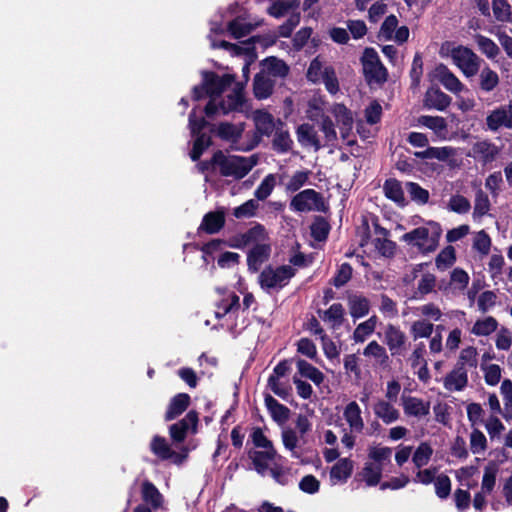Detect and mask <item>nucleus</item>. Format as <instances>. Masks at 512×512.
Listing matches in <instances>:
<instances>
[{"instance_id": "obj_48", "label": "nucleus", "mask_w": 512, "mask_h": 512, "mask_svg": "<svg viewBox=\"0 0 512 512\" xmlns=\"http://www.w3.org/2000/svg\"><path fill=\"white\" fill-rule=\"evenodd\" d=\"M310 175L311 172L309 170H299L294 172L285 183L286 191H298L308 182Z\"/></svg>"}, {"instance_id": "obj_42", "label": "nucleus", "mask_w": 512, "mask_h": 512, "mask_svg": "<svg viewBox=\"0 0 512 512\" xmlns=\"http://www.w3.org/2000/svg\"><path fill=\"white\" fill-rule=\"evenodd\" d=\"M275 455V449H263L262 451L253 452L251 457L257 472L260 474H264L268 467V462L273 460Z\"/></svg>"}, {"instance_id": "obj_50", "label": "nucleus", "mask_w": 512, "mask_h": 512, "mask_svg": "<svg viewBox=\"0 0 512 512\" xmlns=\"http://www.w3.org/2000/svg\"><path fill=\"white\" fill-rule=\"evenodd\" d=\"M265 404L274 420L278 422H284L287 420L289 412L288 408L280 404L272 396L268 395L265 397Z\"/></svg>"}, {"instance_id": "obj_49", "label": "nucleus", "mask_w": 512, "mask_h": 512, "mask_svg": "<svg viewBox=\"0 0 512 512\" xmlns=\"http://www.w3.org/2000/svg\"><path fill=\"white\" fill-rule=\"evenodd\" d=\"M297 368L302 376L310 379L316 385L321 384L324 380L323 373L319 369H317L316 367L312 366L310 363L304 360H299L297 362Z\"/></svg>"}, {"instance_id": "obj_34", "label": "nucleus", "mask_w": 512, "mask_h": 512, "mask_svg": "<svg viewBox=\"0 0 512 512\" xmlns=\"http://www.w3.org/2000/svg\"><path fill=\"white\" fill-rule=\"evenodd\" d=\"M142 499L154 509L160 508L163 503V496L154 484L149 481L142 483Z\"/></svg>"}, {"instance_id": "obj_19", "label": "nucleus", "mask_w": 512, "mask_h": 512, "mask_svg": "<svg viewBox=\"0 0 512 512\" xmlns=\"http://www.w3.org/2000/svg\"><path fill=\"white\" fill-rule=\"evenodd\" d=\"M252 118L257 131L263 135H270L278 128L277 124L280 126L283 125L280 120L276 121L270 113L264 110H256L253 112Z\"/></svg>"}, {"instance_id": "obj_38", "label": "nucleus", "mask_w": 512, "mask_h": 512, "mask_svg": "<svg viewBox=\"0 0 512 512\" xmlns=\"http://www.w3.org/2000/svg\"><path fill=\"white\" fill-rule=\"evenodd\" d=\"M363 355L369 358H373L376 363L382 366H386L389 361V356L386 352V349L377 341H371L364 348Z\"/></svg>"}, {"instance_id": "obj_4", "label": "nucleus", "mask_w": 512, "mask_h": 512, "mask_svg": "<svg viewBox=\"0 0 512 512\" xmlns=\"http://www.w3.org/2000/svg\"><path fill=\"white\" fill-rule=\"evenodd\" d=\"M441 54L451 57L453 63L466 77L475 76L480 68V58L468 47L452 46L445 43L441 47Z\"/></svg>"}, {"instance_id": "obj_13", "label": "nucleus", "mask_w": 512, "mask_h": 512, "mask_svg": "<svg viewBox=\"0 0 512 512\" xmlns=\"http://www.w3.org/2000/svg\"><path fill=\"white\" fill-rule=\"evenodd\" d=\"M468 384L467 370L463 364H456L443 380L444 388L450 392L462 391Z\"/></svg>"}, {"instance_id": "obj_53", "label": "nucleus", "mask_w": 512, "mask_h": 512, "mask_svg": "<svg viewBox=\"0 0 512 512\" xmlns=\"http://www.w3.org/2000/svg\"><path fill=\"white\" fill-rule=\"evenodd\" d=\"M392 455V449L390 447L373 445L369 447L368 457L372 460V463L379 464L383 467L384 463L389 461Z\"/></svg>"}, {"instance_id": "obj_60", "label": "nucleus", "mask_w": 512, "mask_h": 512, "mask_svg": "<svg viewBox=\"0 0 512 512\" xmlns=\"http://www.w3.org/2000/svg\"><path fill=\"white\" fill-rule=\"evenodd\" d=\"M259 208V203L257 200L250 199L243 203L242 205L233 209V215L237 219L251 218L256 214L257 209Z\"/></svg>"}, {"instance_id": "obj_45", "label": "nucleus", "mask_w": 512, "mask_h": 512, "mask_svg": "<svg viewBox=\"0 0 512 512\" xmlns=\"http://www.w3.org/2000/svg\"><path fill=\"white\" fill-rule=\"evenodd\" d=\"M259 24H252L245 19L237 18L229 23L228 29L235 38H241L251 33Z\"/></svg>"}, {"instance_id": "obj_41", "label": "nucleus", "mask_w": 512, "mask_h": 512, "mask_svg": "<svg viewBox=\"0 0 512 512\" xmlns=\"http://www.w3.org/2000/svg\"><path fill=\"white\" fill-rule=\"evenodd\" d=\"M384 194L399 205L405 204V196L401 184L395 179H389L383 186Z\"/></svg>"}, {"instance_id": "obj_55", "label": "nucleus", "mask_w": 512, "mask_h": 512, "mask_svg": "<svg viewBox=\"0 0 512 512\" xmlns=\"http://www.w3.org/2000/svg\"><path fill=\"white\" fill-rule=\"evenodd\" d=\"M490 206L491 204L488 196L482 190L477 191L473 210L474 219L481 218L488 214Z\"/></svg>"}, {"instance_id": "obj_46", "label": "nucleus", "mask_w": 512, "mask_h": 512, "mask_svg": "<svg viewBox=\"0 0 512 512\" xmlns=\"http://www.w3.org/2000/svg\"><path fill=\"white\" fill-rule=\"evenodd\" d=\"M299 4V0H277L268 8L267 12L275 18H281L288 11L297 8Z\"/></svg>"}, {"instance_id": "obj_2", "label": "nucleus", "mask_w": 512, "mask_h": 512, "mask_svg": "<svg viewBox=\"0 0 512 512\" xmlns=\"http://www.w3.org/2000/svg\"><path fill=\"white\" fill-rule=\"evenodd\" d=\"M211 163L219 167L221 175L241 179L257 165L258 156L241 157L236 155L226 156L222 151H217Z\"/></svg>"}, {"instance_id": "obj_47", "label": "nucleus", "mask_w": 512, "mask_h": 512, "mask_svg": "<svg viewBox=\"0 0 512 512\" xmlns=\"http://www.w3.org/2000/svg\"><path fill=\"white\" fill-rule=\"evenodd\" d=\"M416 311L422 317V319L432 323L440 321L443 317L442 310L433 302H428L417 307Z\"/></svg>"}, {"instance_id": "obj_52", "label": "nucleus", "mask_w": 512, "mask_h": 512, "mask_svg": "<svg viewBox=\"0 0 512 512\" xmlns=\"http://www.w3.org/2000/svg\"><path fill=\"white\" fill-rule=\"evenodd\" d=\"M433 454V449L427 442H422L420 445L416 448L413 456L412 461L415 464L417 468H421L423 466H426Z\"/></svg>"}, {"instance_id": "obj_32", "label": "nucleus", "mask_w": 512, "mask_h": 512, "mask_svg": "<svg viewBox=\"0 0 512 512\" xmlns=\"http://www.w3.org/2000/svg\"><path fill=\"white\" fill-rule=\"evenodd\" d=\"M378 319L376 316H371L366 321L357 325L354 329L352 339L355 343H363L365 342L370 335L375 331L377 326Z\"/></svg>"}, {"instance_id": "obj_54", "label": "nucleus", "mask_w": 512, "mask_h": 512, "mask_svg": "<svg viewBox=\"0 0 512 512\" xmlns=\"http://www.w3.org/2000/svg\"><path fill=\"white\" fill-rule=\"evenodd\" d=\"M472 247L482 257L487 256L489 254L490 248H491L490 236L484 230H480V231L476 232L473 236Z\"/></svg>"}, {"instance_id": "obj_14", "label": "nucleus", "mask_w": 512, "mask_h": 512, "mask_svg": "<svg viewBox=\"0 0 512 512\" xmlns=\"http://www.w3.org/2000/svg\"><path fill=\"white\" fill-rule=\"evenodd\" d=\"M269 240L268 233L262 225H256L235 238L237 247L257 246Z\"/></svg>"}, {"instance_id": "obj_58", "label": "nucleus", "mask_w": 512, "mask_h": 512, "mask_svg": "<svg viewBox=\"0 0 512 512\" xmlns=\"http://www.w3.org/2000/svg\"><path fill=\"white\" fill-rule=\"evenodd\" d=\"M320 130L324 134V139L327 145L333 146L337 141V132L335 129V125L331 118L326 115H322Z\"/></svg>"}, {"instance_id": "obj_37", "label": "nucleus", "mask_w": 512, "mask_h": 512, "mask_svg": "<svg viewBox=\"0 0 512 512\" xmlns=\"http://www.w3.org/2000/svg\"><path fill=\"white\" fill-rule=\"evenodd\" d=\"M273 149L278 153H287L293 147V140L287 130L277 128L272 141Z\"/></svg>"}, {"instance_id": "obj_43", "label": "nucleus", "mask_w": 512, "mask_h": 512, "mask_svg": "<svg viewBox=\"0 0 512 512\" xmlns=\"http://www.w3.org/2000/svg\"><path fill=\"white\" fill-rule=\"evenodd\" d=\"M474 40H475L479 50L484 55H486V57H488L489 59H494L499 55V53H500L499 47L490 38L483 36L481 34H476L474 36Z\"/></svg>"}, {"instance_id": "obj_31", "label": "nucleus", "mask_w": 512, "mask_h": 512, "mask_svg": "<svg viewBox=\"0 0 512 512\" xmlns=\"http://www.w3.org/2000/svg\"><path fill=\"white\" fill-rule=\"evenodd\" d=\"M189 403L190 397L188 394L181 393L176 395L169 404L165 414V419L167 421L175 419L188 408Z\"/></svg>"}, {"instance_id": "obj_12", "label": "nucleus", "mask_w": 512, "mask_h": 512, "mask_svg": "<svg viewBox=\"0 0 512 512\" xmlns=\"http://www.w3.org/2000/svg\"><path fill=\"white\" fill-rule=\"evenodd\" d=\"M198 415L195 411H189L179 422L172 424L169 428L170 436L175 442L184 441L187 431L191 428L196 429Z\"/></svg>"}, {"instance_id": "obj_5", "label": "nucleus", "mask_w": 512, "mask_h": 512, "mask_svg": "<svg viewBox=\"0 0 512 512\" xmlns=\"http://www.w3.org/2000/svg\"><path fill=\"white\" fill-rule=\"evenodd\" d=\"M295 275V269L290 265L266 266L258 277L262 289L270 292L285 287Z\"/></svg>"}, {"instance_id": "obj_3", "label": "nucleus", "mask_w": 512, "mask_h": 512, "mask_svg": "<svg viewBox=\"0 0 512 512\" xmlns=\"http://www.w3.org/2000/svg\"><path fill=\"white\" fill-rule=\"evenodd\" d=\"M442 234L441 226L434 221H429L426 226L415 228L402 236V241L415 246L422 253H431L439 245Z\"/></svg>"}, {"instance_id": "obj_61", "label": "nucleus", "mask_w": 512, "mask_h": 512, "mask_svg": "<svg viewBox=\"0 0 512 512\" xmlns=\"http://www.w3.org/2000/svg\"><path fill=\"white\" fill-rule=\"evenodd\" d=\"M398 27V19L395 15H389L382 23L379 30V38L385 41H392L393 35Z\"/></svg>"}, {"instance_id": "obj_40", "label": "nucleus", "mask_w": 512, "mask_h": 512, "mask_svg": "<svg viewBox=\"0 0 512 512\" xmlns=\"http://www.w3.org/2000/svg\"><path fill=\"white\" fill-rule=\"evenodd\" d=\"M383 468L381 465L367 462L365 463L361 475L368 486H376L382 477Z\"/></svg>"}, {"instance_id": "obj_10", "label": "nucleus", "mask_w": 512, "mask_h": 512, "mask_svg": "<svg viewBox=\"0 0 512 512\" xmlns=\"http://www.w3.org/2000/svg\"><path fill=\"white\" fill-rule=\"evenodd\" d=\"M331 113L336 119L342 140L348 145L354 144L355 141L350 139L354 123L352 113L343 104H335Z\"/></svg>"}, {"instance_id": "obj_20", "label": "nucleus", "mask_w": 512, "mask_h": 512, "mask_svg": "<svg viewBox=\"0 0 512 512\" xmlns=\"http://www.w3.org/2000/svg\"><path fill=\"white\" fill-rule=\"evenodd\" d=\"M354 468L353 461L348 458L338 460L330 470V482L332 485L345 483L352 475Z\"/></svg>"}, {"instance_id": "obj_6", "label": "nucleus", "mask_w": 512, "mask_h": 512, "mask_svg": "<svg viewBox=\"0 0 512 512\" xmlns=\"http://www.w3.org/2000/svg\"><path fill=\"white\" fill-rule=\"evenodd\" d=\"M290 208L296 212H325L327 205L322 194L314 189H305L292 198Z\"/></svg>"}, {"instance_id": "obj_56", "label": "nucleus", "mask_w": 512, "mask_h": 512, "mask_svg": "<svg viewBox=\"0 0 512 512\" xmlns=\"http://www.w3.org/2000/svg\"><path fill=\"white\" fill-rule=\"evenodd\" d=\"M499 83V77L496 72L489 67L482 69L480 73V87L486 92L492 91Z\"/></svg>"}, {"instance_id": "obj_59", "label": "nucleus", "mask_w": 512, "mask_h": 512, "mask_svg": "<svg viewBox=\"0 0 512 512\" xmlns=\"http://www.w3.org/2000/svg\"><path fill=\"white\" fill-rule=\"evenodd\" d=\"M152 452L161 459H169L174 455L166 440L160 436H155L151 442Z\"/></svg>"}, {"instance_id": "obj_39", "label": "nucleus", "mask_w": 512, "mask_h": 512, "mask_svg": "<svg viewBox=\"0 0 512 512\" xmlns=\"http://www.w3.org/2000/svg\"><path fill=\"white\" fill-rule=\"evenodd\" d=\"M434 324L424 319L415 320L410 327V334L414 340L429 338L434 331Z\"/></svg>"}, {"instance_id": "obj_11", "label": "nucleus", "mask_w": 512, "mask_h": 512, "mask_svg": "<svg viewBox=\"0 0 512 512\" xmlns=\"http://www.w3.org/2000/svg\"><path fill=\"white\" fill-rule=\"evenodd\" d=\"M434 73L436 79L451 93L459 94L466 90L464 84L445 65H438Z\"/></svg>"}, {"instance_id": "obj_64", "label": "nucleus", "mask_w": 512, "mask_h": 512, "mask_svg": "<svg viewBox=\"0 0 512 512\" xmlns=\"http://www.w3.org/2000/svg\"><path fill=\"white\" fill-rule=\"evenodd\" d=\"M497 294L494 291L487 290L482 292L477 301L478 309L482 313H486L491 310L497 303Z\"/></svg>"}, {"instance_id": "obj_1", "label": "nucleus", "mask_w": 512, "mask_h": 512, "mask_svg": "<svg viewBox=\"0 0 512 512\" xmlns=\"http://www.w3.org/2000/svg\"><path fill=\"white\" fill-rule=\"evenodd\" d=\"M242 90V86L236 83L234 76L230 74L218 76L205 72L202 87H195L193 93L195 99L202 98L204 94L209 96L210 100L205 107V113L210 117L240 111L244 104Z\"/></svg>"}, {"instance_id": "obj_25", "label": "nucleus", "mask_w": 512, "mask_h": 512, "mask_svg": "<svg viewBox=\"0 0 512 512\" xmlns=\"http://www.w3.org/2000/svg\"><path fill=\"white\" fill-rule=\"evenodd\" d=\"M486 125H487V129L492 132H496L502 127L511 129L512 128V119H510V115L507 114L506 110H504L502 107H499V108L491 111L487 115Z\"/></svg>"}, {"instance_id": "obj_63", "label": "nucleus", "mask_w": 512, "mask_h": 512, "mask_svg": "<svg viewBox=\"0 0 512 512\" xmlns=\"http://www.w3.org/2000/svg\"><path fill=\"white\" fill-rule=\"evenodd\" d=\"M455 260V249L452 246H447L437 255L435 263L438 269L445 270L452 266Z\"/></svg>"}, {"instance_id": "obj_18", "label": "nucleus", "mask_w": 512, "mask_h": 512, "mask_svg": "<svg viewBox=\"0 0 512 512\" xmlns=\"http://www.w3.org/2000/svg\"><path fill=\"white\" fill-rule=\"evenodd\" d=\"M271 254V246L269 240L262 244L252 247L248 253L247 263L251 271L256 272L260 266L266 262Z\"/></svg>"}, {"instance_id": "obj_22", "label": "nucleus", "mask_w": 512, "mask_h": 512, "mask_svg": "<svg viewBox=\"0 0 512 512\" xmlns=\"http://www.w3.org/2000/svg\"><path fill=\"white\" fill-rule=\"evenodd\" d=\"M373 411L375 416L387 425L400 418V411L393 405V402L384 399H380L374 404Z\"/></svg>"}, {"instance_id": "obj_62", "label": "nucleus", "mask_w": 512, "mask_h": 512, "mask_svg": "<svg viewBox=\"0 0 512 512\" xmlns=\"http://www.w3.org/2000/svg\"><path fill=\"white\" fill-rule=\"evenodd\" d=\"M275 184H276L275 176L273 174L267 175L262 180V182L257 187V189L255 190L254 195L257 198V200L262 201V200H265L266 198H268L270 196V194L272 193V191L275 187Z\"/></svg>"}, {"instance_id": "obj_16", "label": "nucleus", "mask_w": 512, "mask_h": 512, "mask_svg": "<svg viewBox=\"0 0 512 512\" xmlns=\"http://www.w3.org/2000/svg\"><path fill=\"white\" fill-rule=\"evenodd\" d=\"M402 406L407 416L421 418L430 413V403L413 396H402Z\"/></svg>"}, {"instance_id": "obj_17", "label": "nucleus", "mask_w": 512, "mask_h": 512, "mask_svg": "<svg viewBox=\"0 0 512 512\" xmlns=\"http://www.w3.org/2000/svg\"><path fill=\"white\" fill-rule=\"evenodd\" d=\"M296 136L299 144L306 148H313L315 151L322 147L315 128L308 123L299 125L296 129Z\"/></svg>"}, {"instance_id": "obj_27", "label": "nucleus", "mask_w": 512, "mask_h": 512, "mask_svg": "<svg viewBox=\"0 0 512 512\" xmlns=\"http://www.w3.org/2000/svg\"><path fill=\"white\" fill-rule=\"evenodd\" d=\"M343 416L349 425L351 432H362L364 428V421L361 416V408L355 401L347 404L344 409Z\"/></svg>"}, {"instance_id": "obj_7", "label": "nucleus", "mask_w": 512, "mask_h": 512, "mask_svg": "<svg viewBox=\"0 0 512 512\" xmlns=\"http://www.w3.org/2000/svg\"><path fill=\"white\" fill-rule=\"evenodd\" d=\"M244 131V123L232 124L228 122H224L219 124L217 128V135L227 141L230 142L234 149L240 151H249L256 147L259 143V138L255 136L249 143L247 144H238L239 139L241 138Z\"/></svg>"}, {"instance_id": "obj_9", "label": "nucleus", "mask_w": 512, "mask_h": 512, "mask_svg": "<svg viewBox=\"0 0 512 512\" xmlns=\"http://www.w3.org/2000/svg\"><path fill=\"white\" fill-rule=\"evenodd\" d=\"M499 153L500 149L494 143L488 140H479L472 145L467 156L482 165H486L495 161Z\"/></svg>"}, {"instance_id": "obj_35", "label": "nucleus", "mask_w": 512, "mask_h": 512, "mask_svg": "<svg viewBox=\"0 0 512 512\" xmlns=\"http://www.w3.org/2000/svg\"><path fill=\"white\" fill-rule=\"evenodd\" d=\"M497 328L498 321L492 316H487L476 320L470 332L476 336H489L494 333Z\"/></svg>"}, {"instance_id": "obj_15", "label": "nucleus", "mask_w": 512, "mask_h": 512, "mask_svg": "<svg viewBox=\"0 0 512 512\" xmlns=\"http://www.w3.org/2000/svg\"><path fill=\"white\" fill-rule=\"evenodd\" d=\"M385 343L391 352V355H399L405 345L406 335L400 328L388 324L385 328Z\"/></svg>"}, {"instance_id": "obj_21", "label": "nucleus", "mask_w": 512, "mask_h": 512, "mask_svg": "<svg viewBox=\"0 0 512 512\" xmlns=\"http://www.w3.org/2000/svg\"><path fill=\"white\" fill-rule=\"evenodd\" d=\"M347 304L349 313L354 319L363 318L368 315L371 306L369 299L358 293L349 294Z\"/></svg>"}, {"instance_id": "obj_29", "label": "nucleus", "mask_w": 512, "mask_h": 512, "mask_svg": "<svg viewBox=\"0 0 512 512\" xmlns=\"http://www.w3.org/2000/svg\"><path fill=\"white\" fill-rule=\"evenodd\" d=\"M274 88V81L271 77L267 76L265 73L259 72L255 78L253 83L254 95L258 99H266L268 98Z\"/></svg>"}, {"instance_id": "obj_36", "label": "nucleus", "mask_w": 512, "mask_h": 512, "mask_svg": "<svg viewBox=\"0 0 512 512\" xmlns=\"http://www.w3.org/2000/svg\"><path fill=\"white\" fill-rule=\"evenodd\" d=\"M436 276L432 273L426 272L421 274V277L417 283V288L414 292V298L419 299L427 294L435 291L436 288Z\"/></svg>"}, {"instance_id": "obj_51", "label": "nucleus", "mask_w": 512, "mask_h": 512, "mask_svg": "<svg viewBox=\"0 0 512 512\" xmlns=\"http://www.w3.org/2000/svg\"><path fill=\"white\" fill-rule=\"evenodd\" d=\"M418 123L442 135L446 131L447 124L443 117L423 115L418 118Z\"/></svg>"}, {"instance_id": "obj_26", "label": "nucleus", "mask_w": 512, "mask_h": 512, "mask_svg": "<svg viewBox=\"0 0 512 512\" xmlns=\"http://www.w3.org/2000/svg\"><path fill=\"white\" fill-rule=\"evenodd\" d=\"M224 224H225L224 212H222V211L209 212L204 215L198 230L204 231L207 234H216L224 227Z\"/></svg>"}, {"instance_id": "obj_8", "label": "nucleus", "mask_w": 512, "mask_h": 512, "mask_svg": "<svg viewBox=\"0 0 512 512\" xmlns=\"http://www.w3.org/2000/svg\"><path fill=\"white\" fill-rule=\"evenodd\" d=\"M363 72L368 82L381 83L387 79V71L379 60L377 52L372 48H366L362 58Z\"/></svg>"}, {"instance_id": "obj_24", "label": "nucleus", "mask_w": 512, "mask_h": 512, "mask_svg": "<svg viewBox=\"0 0 512 512\" xmlns=\"http://www.w3.org/2000/svg\"><path fill=\"white\" fill-rule=\"evenodd\" d=\"M451 103V98L438 88H430L424 97V106L439 111L445 110Z\"/></svg>"}, {"instance_id": "obj_23", "label": "nucleus", "mask_w": 512, "mask_h": 512, "mask_svg": "<svg viewBox=\"0 0 512 512\" xmlns=\"http://www.w3.org/2000/svg\"><path fill=\"white\" fill-rule=\"evenodd\" d=\"M261 66L260 72L265 73L269 77L284 78L289 72V66L283 60L274 56L262 60Z\"/></svg>"}, {"instance_id": "obj_44", "label": "nucleus", "mask_w": 512, "mask_h": 512, "mask_svg": "<svg viewBox=\"0 0 512 512\" xmlns=\"http://www.w3.org/2000/svg\"><path fill=\"white\" fill-rule=\"evenodd\" d=\"M470 450L475 455H483L487 449V438L482 431L474 428L469 436Z\"/></svg>"}, {"instance_id": "obj_28", "label": "nucleus", "mask_w": 512, "mask_h": 512, "mask_svg": "<svg viewBox=\"0 0 512 512\" xmlns=\"http://www.w3.org/2000/svg\"><path fill=\"white\" fill-rule=\"evenodd\" d=\"M318 313L320 318L333 329L339 328L344 321L345 310L340 303H334L327 310Z\"/></svg>"}, {"instance_id": "obj_57", "label": "nucleus", "mask_w": 512, "mask_h": 512, "mask_svg": "<svg viewBox=\"0 0 512 512\" xmlns=\"http://www.w3.org/2000/svg\"><path fill=\"white\" fill-rule=\"evenodd\" d=\"M485 383L489 386H496L502 377V369L497 364L482 365Z\"/></svg>"}, {"instance_id": "obj_33", "label": "nucleus", "mask_w": 512, "mask_h": 512, "mask_svg": "<svg viewBox=\"0 0 512 512\" xmlns=\"http://www.w3.org/2000/svg\"><path fill=\"white\" fill-rule=\"evenodd\" d=\"M498 473H499L498 465L495 462H489L484 467L480 491H483V493L491 494L496 485V479H497Z\"/></svg>"}, {"instance_id": "obj_30", "label": "nucleus", "mask_w": 512, "mask_h": 512, "mask_svg": "<svg viewBox=\"0 0 512 512\" xmlns=\"http://www.w3.org/2000/svg\"><path fill=\"white\" fill-rule=\"evenodd\" d=\"M375 230L378 235L373 241L376 250L383 256H392L394 254L395 244L388 239V231L378 225L375 226Z\"/></svg>"}]
</instances>
